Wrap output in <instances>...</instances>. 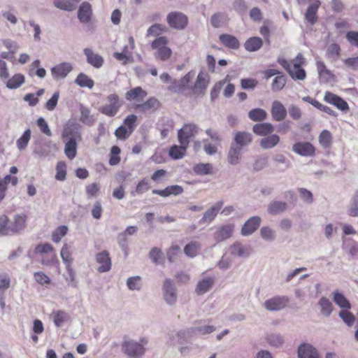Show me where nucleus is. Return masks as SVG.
I'll use <instances>...</instances> for the list:
<instances>
[{"label":"nucleus","instance_id":"obj_1","mask_svg":"<svg viewBox=\"0 0 358 358\" xmlns=\"http://www.w3.org/2000/svg\"><path fill=\"white\" fill-rule=\"evenodd\" d=\"M277 61L293 80H303L306 78V73L303 69L306 62L301 53H299L290 61H287L283 57H278Z\"/></svg>","mask_w":358,"mask_h":358},{"label":"nucleus","instance_id":"obj_2","mask_svg":"<svg viewBox=\"0 0 358 358\" xmlns=\"http://www.w3.org/2000/svg\"><path fill=\"white\" fill-rule=\"evenodd\" d=\"M168 42L166 36H159L152 42L151 48L155 50V57L157 59L166 61L171 57L172 50L167 46Z\"/></svg>","mask_w":358,"mask_h":358},{"label":"nucleus","instance_id":"obj_3","mask_svg":"<svg viewBox=\"0 0 358 358\" xmlns=\"http://www.w3.org/2000/svg\"><path fill=\"white\" fill-rule=\"evenodd\" d=\"M122 106V101L116 94H109L106 103L99 108L100 113L108 117H114Z\"/></svg>","mask_w":358,"mask_h":358},{"label":"nucleus","instance_id":"obj_4","mask_svg":"<svg viewBox=\"0 0 358 358\" xmlns=\"http://www.w3.org/2000/svg\"><path fill=\"white\" fill-rule=\"evenodd\" d=\"M36 254L41 255V263L43 265L53 264L57 260L55 248L50 243H41L34 249Z\"/></svg>","mask_w":358,"mask_h":358},{"label":"nucleus","instance_id":"obj_5","mask_svg":"<svg viewBox=\"0 0 358 358\" xmlns=\"http://www.w3.org/2000/svg\"><path fill=\"white\" fill-rule=\"evenodd\" d=\"M194 78V73L188 72L178 82H174L169 87V90L175 93L187 92L192 95L191 88L192 87V80Z\"/></svg>","mask_w":358,"mask_h":358},{"label":"nucleus","instance_id":"obj_6","mask_svg":"<svg viewBox=\"0 0 358 358\" xmlns=\"http://www.w3.org/2000/svg\"><path fill=\"white\" fill-rule=\"evenodd\" d=\"M162 108L161 102L155 97L148 98L141 103H134L132 108L141 113H153Z\"/></svg>","mask_w":358,"mask_h":358},{"label":"nucleus","instance_id":"obj_7","mask_svg":"<svg viewBox=\"0 0 358 358\" xmlns=\"http://www.w3.org/2000/svg\"><path fill=\"white\" fill-rule=\"evenodd\" d=\"M147 343L145 339L141 340V343L134 341H124L122 344V350L130 357L141 356L145 352L144 345Z\"/></svg>","mask_w":358,"mask_h":358},{"label":"nucleus","instance_id":"obj_8","mask_svg":"<svg viewBox=\"0 0 358 358\" xmlns=\"http://www.w3.org/2000/svg\"><path fill=\"white\" fill-rule=\"evenodd\" d=\"M169 25L176 29H184L188 24L187 17L180 12H171L166 17Z\"/></svg>","mask_w":358,"mask_h":358},{"label":"nucleus","instance_id":"obj_9","mask_svg":"<svg viewBox=\"0 0 358 358\" xmlns=\"http://www.w3.org/2000/svg\"><path fill=\"white\" fill-rule=\"evenodd\" d=\"M198 128L194 124H186L178 130V141L181 145H189V141L197 133Z\"/></svg>","mask_w":358,"mask_h":358},{"label":"nucleus","instance_id":"obj_10","mask_svg":"<svg viewBox=\"0 0 358 358\" xmlns=\"http://www.w3.org/2000/svg\"><path fill=\"white\" fill-rule=\"evenodd\" d=\"M208 83L209 76L206 73L200 72L191 88V94L196 96L203 95Z\"/></svg>","mask_w":358,"mask_h":358},{"label":"nucleus","instance_id":"obj_11","mask_svg":"<svg viewBox=\"0 0 358 358\" xmlns=\"http://www.w3.org/2000/svg\"><path fill=\"white\" fill-rule=\"evenodd\" d=\"M62 138L63 141L73 140L74 141H80L81 140V134L79 125L75 123L67 124L62 131Z\"/></svg>","mask_w":358,"mask_h":358},{"label":"nucleus","instance_id":"obj_12","mask_svg":"<svg viewBox=\"0 0 358 358\" xmlns=\"http://www.w3.org/2000/svg\"><path fill=\"white\" fill-rule=\"evenodd\" d=\"M95 259L99 266L97 268V271L99 273L108 272L110 270L112 266V262L110 257V254L106 250L98 252L95 255Z\"/></svg>","mask_w":358,"mask_h":358},{"label":"nucleus","instance_id":"obj_13","mask_svg":"<svg viewBox=\"0 0 358 358\" xmlns=\"http://www.w3.org/2000/svg\"><path fill=\"white\" fill-rule=\"evenodd\" d=\"M73 70L72 64L69 62H62L53 66L50 71L52 78L55 80H61L65 78L68 74Z\"/></svg>","mask_w":358,"mask_h":358},{"label":"nucleus","instance_id":"obj_14","mask_svg":"<svg viewBox=\"0 0 358 358\" xmlns=\"http://www.w3.org/2000/svg\"><path fill=\"white\" fill-rule=\"evenodd\" d=\"M289 302L286 296H274L264 303L266 309L270 311H277L284 308Z\"/></svg>","mask_w":358,"mask_h":358},{"label":"nucleus","instance_id":"obj_15","mask_svg":"<svg viewBox=\"0 0 358 358\" xmlns=\"http://www.w3.org/2000/svg\"><path fill=\"white\" fill-rule=\"evenodd\" d=\"M324 100L325 102L334 105L341 111H347L349 110L348 103L341 96L331 92H325Z\"/></svg>","mask_w":358,"mask_h":358},{"label":"nucleus","instance_id":"obj_16","mask_svg":"<svg viewBox=\"0 0 358 358\" xmlns=\"http://www.w3.org/2000/svg\"><path fill=\"white\" fill-rule=\"evenodd\" d=\"M320 5V0H309V6L305 13V19L312 25L317 21V11Z\"/></svg>","mask_w":358,"mask_h":358},{"label":"nucleus","instance_id":"obj_17","mask_svg":"<svg viewBox=\"0 0 358 358\" xmlns=\"http://www.w3.org/2000/svg\"><path fill=\"white\" fill-rule=\"evenodd\" d=\"M292 150L301 156H313L315 152V147L309 142H298L294 144Z\"/></svg>","mask_w":358,"mask_h":358},{"label":"nucleus","instance_id":"obj_18","mask_svg":"<svg viewBox=\"0 0 358 358\" xmlns=\"http://www.w3.org/2000/svg\"><path fill=\"white\" fill-rule=\"evenodd\" d=\"M271 113L275 121L280 122L285 119L287 110L280 101H274L271 105Z\"/></svg>","mask_w":358,"mask_h":358},{"label":"nucleus","instance_id":"obj_19","mask_svg":"<svg viewBox=\"0 0 358 358\" xmlns=\"http://www.w3.org/2000/svg\"><path fill=\"white\" fill-rule=\"evenodd\" d=\"M164 296L166 301L169 304L176 302L177 296L173 283L169 279H166L163 285Z\"/></svg>","mask_w":358,"mask_h":358},{"label":"nucleus","instance_id":"obj_20","mask_svg":"<svg viewBox=\"0 0 358 358\" xmlns=\"http://www.w3.org/2000/svg\"><path fill=\"white\" fill-rule=\"evenodd\" d=\"M148 93L141 87H136L128 90L125 94V99L128 101H140L143 100Z\"/></svg>","mask_w":358,"mask_h":358},{"label":"nucleus","instance_id":"obj_21","mask_svg":"<svg viewBox=\"0 0 358 358\" xmlns=\"http://www.w3.org/2000/svg\"><path fill=\"white\" fill-rule=\"evenodd\" d=\"M152 194L162 197H168L171 195H179L183 192V188L178 185H173L166 187L164 189H153Z\"/></svg>","mask_w":358,"mask_h":358},{"label":"nucleus","instance_id":"obj_22","mask_svg":"<svg viewBox=\"0 0 358 358\" xmlns=\"http://www.w3.org/2000/svg\"><path fill=\"white\" fill-rule=\"evenodd\" d=\"M220 43L226 48L238 50L241 43L239 40L234 36L228 34H222L219 36Z\"/></svg>","mask_w":358,"mask_h":358},{"label":"nucleus","instance_id":"obj_23","mask_svg":"<svg viewBox=\"0 0 358 358\" xmlns=\"http://www.w3.org/2000/svg\"><path fill=\"white\" fill-rule=\"evenodd\" d=\"M299 358H318V352L311 344L303 343L298 348Z\"/></svg>","mask_w":358,"mask_h":358},{"label":"nucleus","instance_id":"obj_24","mask_svg":"<svg viewBox=\"0 0 358 358\" xmlns=\"http://www.w3.org/2000/svg\"><path fill=\"white\" fill-rule=\"evenodd\" d=\"M92 15V6L88 2H83L78 12V17L83 23H87L90 21Z\"/></svg>","mask_w":358,"mask_h":358},{"label":"nucleus","instance_id":"obj_25","mask_svg":"<svg viewBox=\"0 0 358 358\" xmlns=\"http://www.w3.org/2000/svg\"><path fill=\"white\" fill-rule=\"evenodd\" d=\"M84 53L87 57V62L95 68H100L103 64V57L99 54L94 53L90 48L84 49Z\"/></svg>","mask_w":358,"mask_h":358},{"label":"nucleus","instance_id":"obj_26","mask_svg":"<svg viewBox=\"0 0 358 358\" xmlns=\"http://www.w3.org/2000/svg\"><path fill=\"white\" fill-rule=\"evenodd\" d=\"M261 219L259 217L255 216L250 218L242 227L243 235L247 236L252 234L260 225Z\"/></svg>","mask_w":358,"mask_h":358},{"label":"nucleus","instance_id":"obj_27","mask_svg":"<svg viewBox=\"0 0 358 358\" xmlns=\"http://www.w3.org/2000/svg\"><path fill=\"white\" fill-rule=\"evenodd\" d=\"M27 216L25 214L16 215L13 221L10 223L12 234H16L26 227Z\"/></svg>","mask_w":358,"mask_h":358},{"label":"nucleus","instance_id":"obj_28","mask_svg":"<svg viewBox=\"0 0 358 358\" xmlns=\"http://www.w3.org/2000/svg\"><path fill=\"white\" fill-rule=\"evenodd\" d=\"M274 131V127L269 122L258 123L253 126L252 131L257 136H266Z\"/></svg>","mask_w":358,"mask_h":358},{"label":"nucleus","instance_id":"obj_29","mask_svg":"<svg viewBox=\"0 0 358 358\" xmlns=\"http://www.w3.org/2000/svg\"><path fill=\"white\" fill-rule=\"evenodd\" d=\"M234 231L233 224H226L217 229L215 234V238L217 241H222L230 238Z\"/></svg>","mask_w":358,"mask_h":358},{"label":"nucleus","instance_id":"obj_30","mask_svg":"<svg viewBox=\"0 0 358 358\" xmlns=\"http://www.w3.org/2000/svg\"><path fill=\"white\" fill-rule=\"evenodd\" d=\"M243 45L247 51L256 52L262 47L263 41L259 37L252 36L247 39Z\"/></svg>","mask_w":358,"mask_h":358},{"label":"nucleus","instance_id":"obj_31","mask_svg":"<svg viewBox=\"0 0 358 358\" xmlns=\"http://www.w3.org/2000/svg\"><path fill=\"white\" fill-rule=\"evenodd\" d=\"M80 0H54V6L61 10L72 11L76 8Z\"/></svg>","mask_w":358,"mask_h":358},{"label":"nucleus","instance_id":"obj_32","mask_svg":"<svg viewBox=\"0 0 358 358\" xmlns=\"http://www.w3.org/2000/svg\"><path fill=\"white\" fill-rule=\"evenodd\" d=\"M223 206V201H219L216 203L213 207L209 208L204 213L201 221L203 222H210L216 217L218 212L220 210Z\"/></svg>","mask_w":358,"mask_h":358},{"label":"nucleus","instance_id":"obj_33","mask_svg":"<svg viewBox=\"0 0 358 358\" xmlns=\"http://www.w3.org/2000/svg\"><path fill=\"white\" fill-rule=\"evenodd\" d=\"M213 284V278L208 277L207 278H203L198 282L196 287V292L199 295L203 294L212 287Z\"/></svg>","mask_w":358,"mask_h":358},{"label":"nucleus","instance_id":"obj_34","mask_svg":"<svg viewBox=\"0 0 358 358\" xmlns=\"http://www.w3.org/2000/svg\"><path fill=\"white\" fill-rule=\"evenodd\" d=\"M25 82L24 75L15 73L10 79H7L6 85L8 89H17Z\"/></svg>","mask_w":358,"mask_h":358},{"label":"nucleus","instance_id":"obj_35","mask_svg":"<svg viewBox=\"0 0 358 358\" xmlns=\"http://www.w3.org/2000/svg\"><path fill=\"white\" fill-rule=\"evenodd\" d=\"M280 137L277 134H271L261 139L259 144L264 149H271L278 145Z\"/></svg>","mask_w":358,"mask_h":358},{"label":"nucleus","instance_id":"obj_36","mask_svg":"<svg viewBox=\"0 0 358 358\" xmlns=\"http://www.w3.org/2000/svg\"><path fill=\"white\" fill-rule=\"evenodd\" d=\"M201 244L197 241H191L184 248L185 254L189 257H196L200 250Z\"/></svg>","mask_w":358,"mask_h":358},{"label":"nucleus","instance_id":"obj_37","mask_svg":"<svg viewBox=\"0 0 358 358\" xmlns=\"http://www.w3.org/2000/svg\"><path fill=\"white\" fill-rule=\"evenodd\" d=\"M75 83L81 87H88L90 89H92L94 85V80L83 73L78 75Z\"/></svg>","mask_w":358,"mask_h":358},{"label":"nucleus","instance_id":"obj_38","mask_svg":"<svg viewBox=\"0 0 358 358\" xmlns=\"http://www.w3.org/2000/svg\"><path fill=\"white\" fill-rule=\"evenodd\" d=\"M187 145H173L171 147L169 150V155L172 159H178L183 157L185 155Z\"/></svg>","mask_w":358,"mask_h":358},{"label":"nucleus","instance_id":"obj_39","mask_svg":"<svg viewBox=\"0 0 358 358\" xmlns=\"http://www.w3.org/2000/svg\"><path fill=\"white\" fill-rule=\"evenodd\" d=\"M248 117L254 122H262L266 119L267 113L262 108H254L249 111Z\"/></svg>","mask_w":358,"mask_h":358},{"label":"nucleus","instance_id":"obj_40","mask_svg":"<svg viewBox=\"0 0 358 358\" xmlns=\"http://www.w3.org/2000/svg\"><path fill=\"white\" fill-rule=\"evenodd\" d=\"M65 143L64 153L67 158L73 159L77 155V142L73 141H64Z\"/></svg>","mask_w":358,"mask_h":358},{"label":"nucleus","instance_id":"obj_41","mask_svg":"<svg viewBox=\"0 0 358 358\" xmlns=\"http://www.w3.org/2000/svg\"><path fill=\"white\" fill-rule=\"evenodd\" d=\"M234 140L240 146H245L252 142V138L250 133L238 131L235 134Z\"/></svg>","mask_w":358,"mask_h":358},{"label":"nucleus","instance_id":"obj_42","mask_svg":"<svg viewBox=\"0 0 358 358\" xmlns=\"http://www.w3.org/2000/svg\"><path fill=\"white\" fill-rule=\"evenodd\" d=\"M334 301L341 308L350 309L351 304L346 297L338 292H334Z\"/></svg>","mask_w":358,"mask_h":358},{"label":"nucleus","instance_id":"obj_43","mask_svg":"<svg viewBox=\"0 0 358 358\" xmlns=\"http://www.w3.org/2000/svg\"><path fill=\"white\" fill-rule=\"evenodd\" d=\"M51 315L55 326L57 327H61L69 318L67 313L61 310L53 311Z\"/></svg>","mask_w":358,"mask_h":358},{"label":"nucleus","instance_id":"obj_44","mask_svg":"<svg viewBox=\"0 0 358 358\" xmlns=\"http://www.w3.org/2000/svg\"><path fill=\"white\" fill-rule=\"evenodd\" d=\"M287 205L282 201H273L271 203L268 208L270 214L276 215L284 212L287 209Z\"/></svg>","mask_w":358,"mask_h":358},{"label":"nucleus","instance_id":"obj_45","mask_svg":"<svg viewBox=\"0 0 358 358\" xmlns=\"http://www.w3.org/2000/svg\"><path fill=\"white\" fill-rule=\"evenodd\" d=\"M0 234L2 236L12 234L9 218L5 215L0 216Z\"/></svg>","mask_w":358,"mask_h":358},{"label":"nucleus","instance_id":"obj_46","mask_svg":"<svg viewBox=\"0 0 358 358\" xmlns=\"http://www.w3.org/2000/svg\"><path fill=\"white\" fill-rule=\"evenodd\" d=\"M193 171L197 175H207L212 173L213 171V166L210 164L206 163V164H197L194 166Z\"/></svg>","mask_w":358,"mask_h":358},{"label":"nucleus","instance_id":"obj_47","mask_svg":"<svg viewBox=\"0 0 358 358\" xmlns=\"http://www.w3.org/2000/svg\"><path fill=\"white\" fill-rule=\"evenodd\" d=\"M61 257L64 262V263L66 264V268L70 271L71 265L73 261V259L71 257V254L69 250V248L66 243H65L61 250Z\"/></svg>","mask_w":358,"mask_h":358},{"label":"nucleus","instance_id":"obj_48","mask_svg":"<svg viewBox=\"0 0 358 358\" xmlns=\"http://www.w3.org/2000/svg\"><path fill=\"white\" fill-rule=\"evenodd\" d=\"M137 120L138 117L136 115H129L124 118L122 126L133 133L137 127Z\"/></svg>","mask_w":358,"mask_h":358},{"label":"nucleus","instance_id":"obj_49","mask_svg":"<svg viewBox=\"0 0 358 358\" xmlns=\"http://www.w3.org/2000/svg\"><path fill=\"white\" fill-rule=\"evenodd\" d=\"M226 22L225 15L221 13H216L210 17V24L214 28L221 27Z\"/></svg>","mask_w":358,"mask_h":358},{"label":"nucleus","instance_id":"obj_50","mask_svg":"<svg viewBox=\"0 0 358 358\" xmlns=\"http://www.w3.org/2000/svg\"><path fill=\"white\" fill-rule=\"evenodd\" d=\"M121 152L120 148L117 145H113L110 149L109 164L110 166H115L120 162L121 158L120 154Z\"/></svg>","mask_w":358,"mask_h":358},{"label":"nucleus","instance_id":"obj_51","mask_svg":"<svg viewBox=\"0 0 358 358\" xmlns=\"http://www.w3.org/2000/svg\"><path fill=\"white\" fill-rule=\"evenodd\" d=\"M68 228L66 226L62 225L58 227L52 234V240L54 243H58L62 238L67 234Z\"/></svg>","mask_w":358,"mask_h":358},{"label":"nucleus","instance_id":"obj_52","mask_svg":"<svg viewBox=\"0 0 358 358\" xmlns=\"http://www.w3.org/2000/svg\"><path fill=\"white\" fill-rule=\"evenodd\" d=\"M286 84V78L284 75L280 73L273 80L271 89L273 91L278 92L282 90Z\"/></svg>","mask_w":358,"mask_h":358},{"label":"nucleus","instance_id":"obj_53","mask_svg":"<svg viewBox=\"0 0 358 358\" xmlns=\"http://www.w3.org/2000/svg\"><path fill=\"white\" fill-rule=\"evenodd\" d=\"M319 305L321 308V313L326 316H329L332 310L333 306L331 301L326 297H322L319 301Z\"/></svg>","mask_w":358,"mask_h":358},{"label":"nucleus","instance_id":"obj_54","mask_svg":"<svg viewBox=\"0 0 358 358\" xmlns=\"http://www.w3.org/2000/svg\"><path fill=\"white\" fill-rule=\"evenodd\" d=\"M55 178L57 180L63 181L66 177V164L64 162H58L56 165Z\"/></svg>","mask_w":358,"mask_h":358},{"label":"nucleus","instance_id":"obj_55","mask_svg":"<svg viewBox=\"0 0 358 358\" xmlns=\"http://www.w3.org/2000/svg\"><path fill=\"white\" fill-rule=\"evenodd\" d=\"M34 278L36 282L42 286H48L51 284L50 278L42 271L35 272Z\"/></svg>","mask_w":358,"mask_h":358},{"label":"nucleus","instance_id":"obj_56","mask_svg":"<svg viewBox=\"0 0 358 358\" xmlns=\"http://www.w3.org/2000/svg\"><path fill=\"white\" fill-rule=\"evenodd\" d=\"M319 141L322 147H330L332 142V136L330 131L327 130L322 131L319 136Z\"/></svg>","mask_w":358,"mask_h":358},{"label":"nucleus","instance_id":"obj_57","mask_svg":"<svg viewBox=\"0 0 358 358\" xmlns=\"http://www.w3.org/2000/svg\"><path fill=\"white\" fill-rule=\"evenodd\" d=\"M241 148L238 147H231L229 151L228 160L231 164H236L238 162Z\"/></svg>","mask_w":358,"mask_h":358},{"label":"nucleus","instance_id":"obj_58","mask_svg":"<svg viewBox=\"0 0 358 358\" xmlns=\"http://www.w3.org/2000/svg\"><path fill=\"white\" fill-rule=\"evenodd\" d=\"M31 138V130L27 129L22 136L17 141V146L20 150L24 149Z\"/></svg>","mask_w":358,"mask_h":358},{"label":"nucleus","instance_id":"obj_59","mask_svg":"<svg viewBox=\"0 0 358 358\" xmlns=\"http://www.w3.org/2000/svg\"><path fill=\"white\" fill-rule=\"evenodd\" d=\"M150 189V182L147 178H144L137 183L135 191L138 194H142Z\"/></svg>","mask_w":358,"mask_h":358},{"label":"nucleus","instance_id":"obj_60","mask_svg":"<svg viewBox=\"0 0 358 358\" xmlns=\"http://www.w3.org/2000/svg\"><path fill=\"white\" fill-rule=\"evenodd\" d=\"M131 134L132 132L131 131L127 129V128L122 125L117 127L115 131V136L116 138L122 141L128 138L131 135Z\"/></svg>","mask_w":358,"mask_h":358},{"label":"nucleus","instance_id":"obj_61","mask_svg":"<svg viewBox=\"0 0 358 358\" xmlns=\"http://www.w3.org/2000/svg\"><path fill=\"white\" fill-rule=\"evenodd\" d=\"M100 191V187L99 184L93 182L89 184L85 187L86 194L88 198L96 197Z\"/></svg>","mask_w":358,"mask_h":358},{"label":"nucleus","instance_id":"obj_62","mask_svg":"<svg viewBox=\"0 0 358 358\" xmlns=\"http://www.w3.org/2000/svg\"><path fill=\"white\" fill-rule=\"evenodd\" d=\"M180 255V248L173 245L167 251V258L170 262H173Z\"/></svg>","mask_w":358,"mask_h":358},{"label":"nucleus","instance_id":"obj_63","mask_svg":"<svg viewBox=\"0 0 358 358\" xmlns=\"http://www.w3.org/2000/svg\"><path fill=\"white\" fill-rule=\"evenodd\" d=\"M346 310H342L339 313V316L343 319L345 323H346L348 326H351L355 320V317L352 313Z\"/></svg>","mask_w":358,"mask_h":358},{"label":"nucleus","instance_id":"obj_64","mask_svg":"<svg viewBox=\"0 0 358 358\" xmlns=\"http://www.w3.org/2000/svg\"><path fill=\"white\" fill-rule=\"evenodd\" d=\"M141 279L139 276L131 277L127 279V285L131 290L139 289L141 286Z\"/></svg>","mask_w":358,"mask_h":358}]
</instances>
